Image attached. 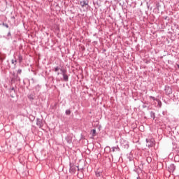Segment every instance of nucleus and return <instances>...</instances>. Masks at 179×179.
Returning a JSON list of instances; mask_svg holds the SVG:
<instances>
[{"instance_id": "1", "label": "nucleus", "mask_w": 179, "mask_h": 179, "mask_svg": "<svg viewBox=\"0 0 179 179\" xmlns=\"http://www.w3.org/2000/svg\"><path fill=\"white\" fill-rule=\"evenodd\" d=\"M76 170H79V168L77 166H75L72 164H70V173H75Z\"/></svg>"}, {"instance_id": "2", "label": "nucleus", "mask_w": 179, "mask_h": 179, "mask_svg": "<svg viewBox=\"0 0 179 179\" xmlns=\"http://www.w3.org/2000/svg\"><path fill=\"white\" fill-rule=\"evenodd\" d=\"M62 73H63L64 80L65 82H68L69 77H68V75H66V74L65 73V70H62Z\"/></svg>"}, {"instance_id": "3", "label": "nucleus", "mask_w": 179, "mask_h": 179, "mask_svg": "<svg viewBox=\"0 0 179 179\" xmlns=\"http://www.w3.org/2000/svg\"><path fill=\"white\" fill-rule=\"evenodd\" d=\"M168 169H169V171H171L173 173V171L176 170V166H174V164H171L169 165V166H168Z\"/></svg>"}, {"instance_id": "4", "label": "nucleus", "mask_w": 179, "mask_h": 179, "mask_svg": "<svg viewBox=\"0 0 179 179\" xmlns=\"http://www.w3.org/2000/svg\"><path fill=\"white\" fill-rule=\"evenodd\" d=\"M80 5L83 8L84 6H87V2L85 1H80Z\"/></svg>"}, {"instance_id": "5", "label": "nucleus", "mask_w": 179, "mask_h": 179, "mask_svg": "<svg viewBox=\"0 0 179 179\" xmlns=\"http://www.w3.org/2000/svg\"><path fill=\"white\" fill-rule=\"evenodd\" d=\"M91 134H92V138H93L94 136H96V129H92V130H91Z\"/></svg>"}, {"instance_id": "6", "label": "nucleus", "mask_w": 179, "mask_h": 179, "mask_svg": "<svg viewBox=\"0 0 179 179\" xmlns=\"http://www.w3.org/2000/svg\"><path fill=\"white\" fill-rule=\"evenodd\" d=\"M96 177H100V176H101V171L97 170L96 171Z\"/></svg>"}, {"instance_id": "7", "label": "nucleus", "mask_w": 179, "mask_h": 179, "mask_svg": "<svg viewBox=\"0 0 179 179\" xmlns=\"http://www.w3.org/2000/svg\"><path fill=\"white\" fill-rule=\"evenodd\" d=\"M150 142H151V143H150V146H153L154 145H155V139H151L150 140Z\"/></svg>"}, {"instance_id": "8", "label": "nucleus", "mask_w": 179, "mask_h": 179, "mask_svg": "<svg viewBox=\"0 0 179 179\" xmlns=\"http://www.w3.org/2000/svg\"><path fill=\"white\" fill-rule=\"evenodd\" d=\"M66 115H71V110H66Z\"/></svg>"}, {"instance_id": "9", "label": "nucleus", "mask_w": 179, "mask_h": 179, "mask_svg": "<svg viewBox=\"0 0 179 179\" xmlns=\"http://www.w3.org/2000/svg\"><path fill=\"white\" fill-rule=\"evenodd\" d=\"M58 71H59V67L57 66L55 69V72H58Z\"/></svg>"}, {"instance_id": "10", "label": "nucleus", "mask_w": 179, "mask_h": 179, "mask_svg": "<svg viewBox=\"0 0 179 179\" xmlns=\"http://www.w3.org/2000/svg\"><path fill=\"white\" fill-rule=\"evenodd\" d=\"M19 60H20V62H22V56L19 57Z\"/></svg>"}, {"instance_id": "11", "label": "nucleus", "mask_w": 179, "mask_h": 179, "mask_svg": "<svg viewBox=\"0 0 179 179\" xmlns=\"http://www.w3.org/2000/svg\"><path fill=\"white\" fill-rule=\"evenodd\" d=\"M146 142H147V143H149V140L147 139V140H146Z\"/></svg>"}, {"instance_id": "12", "label": "nucleus", "mask_w": 179, "mask_h": 179, "mask_svg": "<svg viewBox=\"0 0 179 179\" xmlns=\"http://www.w3.org/2000/svg\"><path fill=\"white\" fill-rule=\"evenodd\" d=\"M18 72L20 73V72H22V70H19Z\"/></svg>"}, {"instance_id": "13", "label": "nucleus", "mask_w": 179, "mask_h": 179, "mask_svg": "<svg viewBox=\"0 0 179 179\" xmlns=\"http://www.w3.org/2000/svg\"><path fill=\"white\" fill-rule=\"evenodd\" d=\"M177 66H178V69H179V64H177Z\"/></svg>"}, {"instance_id": "14", "label": "nucleus", "mask_w": 179, "mask_h": 179, "mask_svg": "<svg viewBox=\"0 0 179 179\" xmlns=\"http://www.w3.org/2000/svg\"><path fill=\"white\" fill-rule=\"evenodd\" d=\"M12 62H13H13H14L13 60L12 61Z\"/></svg>"}, {"instance_id": "15", "label": "nucleus", "mask_w": 179, "mask_h": 179, "mask_svg": "<svg viewBox=\"0 0 179 179\" xmlns=\"http://www.w3.org/2000/svg\"><path fill=\"white\" fill-rule=\"evenodd\" d=\"M57 75H59V73H58Z\"/></svg>"}]
</instances>
